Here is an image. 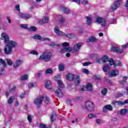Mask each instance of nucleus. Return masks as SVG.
Wrapping results in <instances>:
<instances>
[{"label": "nucleus", "mask_w": 128, "mask_h": 128, "mask_svg": "<svg viewBox=\"0 0 128 128\" xmlns=\"http://www.w3.org/2000/svg\"><path fill=\"white\" fill-rule=\"evenodd\" d=\"M1 40H4L5 44L12 49L18 46V43L16 41L10 40V36L6 33L3 32L1 34Z\"/></svg>", "instance_id": "f257e3e1"}, {"label": "nucleus", "mask_w": 128, "mask_h": 128, "mask_svg": "<svg viewBox=\"0 0 128 128\" xmlns=\"http://www.w3.org/2000/svg\"><path fill=\"white\" fill-rule=\"evenodd\" d=\"M52 52L48 50H45L38 58V60H43L45 62H50L52 58Z\"/></svg>", "instance_id": "f03ea898"}, {"label": "nucleus", "mask_w": 128, "mask_h": 128, "mask_svg": "<svg viewBox=\"0 0 128 128\" xmlns=\"http://www.w3.org/2000/svg\"><path fill=\"white\" fill-rule=\"evenodd\" d=\"M42 100H44L46 104H48L50 102V98L46 97L45 94H44L43 96H39L37 98L35 99L34 100V104L38 108L40 104H41L42 102Z\"/></svg>", "instance_id": "7ed1b4c3"}, {"label": "nucleus", "mask_w": 128, "mask_h": 128, "mask_svg": "<svg viewBox=\"0 0 128 128\" xmlns=\"http://www.w3.org/2000/svg\"><path fill=\"white\" fill-rule=\"evenodd\" d=\"M54 32L58 36H64V32L60 30V27L55 26L54 29Z\"/></svg>", "instance_id": "20e7f679"}, {"label": "nucleus", "mask_w": 128, "mask_h": 128, "mask_svg": "<svg viewBox=\"0 0 128 128\" xmlns=\"http://www.w3.org/2000/svg\"><path fill=\"white\" fill-rule=\"evenodd\" d=\"M94 104L90 101H87L85 103V108L88 112L94 110Z\"/></svg>", "instance_id": "39448f33"}, {"label": "nucleus", "mask_w": 128, "mask_h": 128, "mask_svg": "<svg viewBox=\"0 0 128 128\" xmlns=\"http://www.w3.org/2000/svg\"><path fill=\"white\" fill-rule=\"evenodd\" d=\"M96 22L98 24L103 26H106V21L104 18L101 17H97L96 20Z\"/></svg>", "instance_id": "423d86ee"}, {"label": "nucleus", "mask_w": 128, "mask_h": 128, "mask_svg": "<svg viewBox=\"0 0 128 128\" xmlns=\"http://www.w3.org/2000/svg\"><path fill=\"white\" fill-rule=\"evenodd\" d=\"M109 64L110 66H113L114 68H116L118 66H122V63L120 62V61H116L115 62H114V60L110 58L109 60Z\"/></svg>", "instance_id": "0eeeda50"}, {"label": "nucleus", "mask_w": 128, "mask_h": 128, "mask_svg": "<svg viewBox=\"0 0 128 128\" xmlns=\"http://www.w3.org/2000/svg\"><path fill=\"white\" fill-rule=\"evenodd\" d=\"M34 40H42V42H50V39L48 38H42L39 34H36L33 36Z\"/></svg>", "instance_id": "6e6552de"}, {"label": "nucleus", "mask_w": 128, "mask_h": 128, "mask_svg": "<svg viewBox=\"0 0 128 128\" xmlns=\"http://www.w3.org/2000/svg\"><path fill=\"white\" fill-rule=\"evenodd\" d=\"M82 46V42H78L75 44L73 46L72 52H78L80 50Z\"/></svg>", "instance_id": "1a4fd4ad"}, {"label": "nucleus", "mask_w": 128, "mask_h": 128, "mask_svg": "<svg viewBox=\"0 0 128 128\" xmlns=\"http://www.w3.org/2000/svg\"><path fill=\"white\" fill-rule=\"evenodd\" d=\"M120 1L115 0V2L111 6V10L112 12H114V10H116V8H120Z\"/></svg>", "instance_id": "9d476101"}, {"label": "nucleus", "mask_w": 128, "mask_h": 128, "mask_svg": "<svg viewBox=\"0 0 128 128\" xmlns=\"http://www.w3.org/2000/svg\"><path fill=\"white\" fill-rule=\"evenodd\" d=\"M23 61L20 59H16L13 64V68H18L22 64Z\"/></svg>", "instance_id": "9b49d317"}, {"label": "nucleus", "mask_w": 128, "mask_h": 128, "mask_svg": "<svg viewBox=\"0 0 128 128\" xmlns=\"http://www.w3.org/2000/svg\"><path fill=\"white\" fill-rule=\"evenodd\" d=\"M6 44V46L4 47V52L5 54H12V49L8 46Z\"/></svg>", "instance_id": "f8f14e48"}, {"label": "nucleus", "mask_w": 128, "mask_h": 128, "mask_svg": "<svg viewBox=\"0 0 128 128\" xmlns=\"http://www.w3.org/2000/svg\"><path fill=\"white\" fill-rule=\"evenodd\" d=\"M18 16L20 18H24V20H28L30 18V15L29 14H24L23 13L18 14Z\"/></svg>", "instance_id": "ddd939ff"}, {"label": "nucleus", "mask_w": 128, "mask_h": 128, "mask_svg": "<svg viewBox=\"0 0 128 128\" xmlns=\"http://www.w3.org/2000/svg\"><path fill=\"white\" fill-rule=\"evenodd\" d=\"M55 94L58 98H62L64 96V92L60 88L55 91Z\"/></svg>", "instance_id": "4468645a"}, {"label": "nucleus", "mask_w": 128, "mask_h": 128, "mask_svg": "<svg viewBox=\"0 0 128 128\" xmlns=\"http://www.w3.org/2000/svg\"><path fill=\"white\" fill-rule=\"evenodd\" d=\"M108 74L109 76H112V78H114V76H116L118 74V70H111L109 71Z\"/></svg>", "instance_id": "2eb2a0df"}, {"label": "nucleus", "mask_w": 128, "mask_h": 128, "mask_svg": "<svg viewBox=\"0 0 128 128\" xmlns=\"http://www.w3.org/2000/svg\"><path fill=\"white\" fill-rule=\"evenodd\" d=\"M124 104H128V99L126 100L124 102H122L120 101H114L112 102V104L117 106H123Z\"/></svg>", "instance_id": "dca6fc26"}, {"label": "nucleus", "mask_w": 128, "mask_h": 128, "mask_svg": "<svg viewBox=\"0 0 128 128\" xmlns=\"http://www.w3.org/2000/svg\"><path fill=\"white\" fill-rule=\"evenodd\" d=\"M111 50L112 52H118V54H122L124 50L120 47H112L111 48Z\"/></svg>", "instance_id": "f3484780"}, {"label": "nucleus", "mask_w": 128, "mask_h": 128, "mask_svg": "<svg viewBox=\"0 0 128 128\" xmlns=\"http://www.w3.org/2000/svg\"><path fill=\"white\" fill-rule=\"evenodd\" d=\"M60 10H62V12H64V14H68L70 12V9L66 7L60 6Z\"/></svg>", "instance_id": "a211bd4d"}, {"label": "nucleus", "mask_w": 128, "mask_h": 128, "mask_svg": "<svg viewBox=\"0 0 128 128\" xmlns=\"http://www.w3.org/2000/svg\"><path fill=\"white\" fill-rule=\"evenodd\" d=\"M86 24L88 25L89 26H92V18L90 16H86Z\"/></svg>", "instance_id": "6ab92c4d"}, {"label": "nucleus", "mask_w": 128, "mask_h": 128, "mask_svg": "<svg viewBox=\"0 0 128 128\" xmlns=\"http://www.w3.org/2000/svg\"><path fill=\"white\" fill-rule=\"evenodd\" d=\"M66 78L67 80H74V75L72 74H69L66 75Z\"/></svg>", "instance_id": "aec40b11"}, {"label": "nucleus", "mask_w": 128, "mask_h": 128, "mask_svg": "<svg viewBox=\"0 0 128 128\" xmlns=\"http://www.w3.org/2000/svg\"><path fill=\"white\" fill-rule=\"evenodd\" d=\"M45 86L48 90H52V84L50 80H48L45 84Z\"/></svg>", "instance_id": "412c9836"}, {"label": "nucleus", "mask_w": 128, "mask_h": 128, "mask_svg": "<svg viewBox=\"0 0 128 128\" xmlns=\"http://www.w3.org/2000/svg\"><path fill=\"white\" fill-rule=\"evenodd\" d=\"M112 110V107L110 104L105 106L103 108L104 112H106L108 110Z\"/></svg>", "instance_id": "4be33fe9"}, {"label": "nucleus", "mask_w": 128, "mask_h": 128, "mask_svg": "<svg viewBox=\"0 0 128 128\" xmlns=\"http://www.w3.org/2000/svg\"><path fill=\"white\" fill-rule=\"evenodd\" d=\"M64 36H65V38H66L72 39L74 38V33H69L67 34H66V33H64Z\"/></svg>", "instance_id": "5701e85b"}, {"label": "nucleus", "mask_w": 128, "mask_h": 128, "mask_svg": "<svg viewBox=\"0 0 128 128\" xmlns=\"http://www.w3.org/2000/svg\"><path fill=\"white\" fill-rule=\"evenodd\" d=\"M101 59L102 62H110V59H108V56H102Z\"/></svg>", "instance_id": "b1692460"}, {"label": "nucleus", "mask_w": 128, "mask_h": 128, "mask_svg": "<svg viewBox=\"0 0 128 128\" xmlns=\"http://www.w3.org/2000/svg\"><path fill=\"white\" fill-rule=\"evenodd\" d=\"M127 112H128V109H122L119 112V114L120 116H125Z\"/></svg>", "instance_id": "393cba45"}, {"label": "nucleus", "mask_w": 128, "mask_h": 128, "mask_svg": "<svg viewBox=\"0 0 128 128\" xmlns=\"http://www.w3.org/2000/svg\"><path fill=\"white\" fill-rule=\"evenodd\" d=\"M58 68L60 72H64V68H66L64 64H59V65L58 66Z\"/></svg>", "instance_id": "a878e982"}, {"label": "nucleus", "mask_w": 128, "mask_h": 128, "mask_svg": "<svg viewBox=\"0 0 128 128\" xmlns=\"http://www.w3.org/2000/svg\"><path fill=\"white\" fill-rule=\"evenodd\" d=\"M45 74H54V70L52 68H47L44 72Z\"/></svg>", "instance_id": "bb28decb"}, {"label": "nucleus", "mask_w": 128, "mask_h": 128, "mask_svg": "<svg viewBox=\"0 0 128 128\" xmlns=\"http://www.w3.org/2000/svg\"><path fill=\"white\" fill-rule=\"evenodd\" d=\"M102 68L103 72H108V70H110V65L108 64H105Z\"/></svg>", "instance_id": "cd10ccee"}, {"label": "nucleus", "mask_w": 128, "mask_h": 128, "mask_svg": "<svg viewBox=\"0 0 128 128\" xmlns=\"http://www.w3.org/2000/svg\"><path fill=\"white\" fill-rule=\"evenodd\" d=\"M20 80H23V81L28 80V75L26 74L22 75L21 76Z\"/></svg>", "instance_id": "c85d7f7f"}, {"label": "nucleus", "mask_w": 128, "mask_h": 128, "mask_svg": "<svg viewBox=\"0 0 128 128\" xmlns=\"http://www.w3.org/2000/svg\"><path fill=\"white\" fill-rule=\"evenodd\" d=\"M86 88L87 90L91 92L92 90V84L88 83L86 85Z\"/></svg>", "instance_id": "c756f323"}, {"label": "nucleus", "mask_w": 128, "mask_h": 128, "mask_svg": "<svg viewBox=\"0 0 128 128\" xmlns=\"http://www.w3.org/2000/svg\"><path fill=\"white\" fill-rule=\"evenodd\" d=\"M36 82H34V83L31 82L28 84V88H36Z\"/></svg>", "instance_id": "7c9ffc66"}, {"label": "nucleus", "mask_w": 128, "mask_h": 128, "mask_svg": "<svg viewBox=\"0 0 128 128\" xmlns=\"http://www.w3.org/2000/svg\"><path fill=\"white\" fill-rule=\"evenodd\" d=\"M96 41V39L94 37H91L87 40L88 42H94Z\"/></svg>", "instance_id": "2f4dec72"}, {"label": "nucleus", "mask_w": 128, "mask_h": 128, "mask_svg": "<svg viewBox=\"0 0 128 128\" xmlns=\"http://www.w3.org/2000/svg\"><path fill=\"white\" fill-rule=\"evenodd\" d=\"M30 54H32L33 56H38V54H39L38 51L36 50H32L30 51Z\"/></svg>", "instance_id": "473e14b6"}, {"label": "nucleus", "mask_w": 128, "mask_h": 128, "mask_svg": "<svg viewBox=\"0 0 128 128\" xmlns=\"http://www.w3.org/2000/svg\"><path fill=\"white\" fill-rule=\"evenodd\" d=\"M48 20H49L48 17V16L44 17L42 18V22H43L44 24H46L48 22Z\"/></svg>", "instance_id": "72a5a7b5"}, {"label": "nucleus", "mask_w": 128, "mask_h": 128, "mask_svg": "<svg viewBox=\"0 0 128 128\" xmlns=\"http://www.w3.org/2000/svg\"><path fill=\"white\" fill-rule=\"evenodd\" d=\"M14 96L10 97L8 99V104H12L14 102Z\"/></svg>", "instance_id": "f704fd0d"}, {"label": "nucleus", "mask_w": 128, "mask_h": 128, "mask_svg": "<svg viewBox=\"0 0 128 128\" xmlns=\"http://www.w3.org/2000/svg\"><path fill=\"white\" fill-rule=\"evenodd\" d=\"M108 93V89L106 88H104L103 90H102L101 92V94L102 96H106V94Z\"/></svg>", "instance_id": "c9c22d12"}, {"label": "nucleus", "mask_w": 128, "mask_h": 128, "mask_svg": "<svg viewBox=\"0 0 128 128\" xmlns=\"http://www.w3.org/2000/svg\"><path fill=\"white\" fill-rule=\"evenodd\" d=\"M88 118H96V116L94 114H88Z\"/></svg>", "instance_id": "e433bc0d"}, {"label": "nucleus", "mask_w": 128, "mask_h": 128, "mask_svg": "<svg viewBox=\"0 0 128 128\" xmlns=\"http://www.w3.org/2000/svg\"><path fill=\"white\" fill-rule=\"evenodd\" d=\"M29 30L30 32H36V30H38V28H36V27L33 26L29 28Z\"/></svg>", "instance_id": "4c0bfd02"}, {"label": "nucleus", "mask_w": 128, "mask_h": 128, "mask_svg": "<svg viewBox=\"0 0 128 128\" xmlns=\"http://www.w3.org/2000/svg\"><path fill=\"white\" fill-rule=\"evenodd\" d=\"M58 86H60V88H64V84L62 83V82L61 81V80H58Z\"/></svg>", "instance_id": "58836bf2"}, {"label": "nucleus", "mask_w": 128, "mask_h": 128, "mask_svg": "<svg viewBox=\"0 0 128 128\" xmlns=\"http://www.w3.org/2000/svg\"><path fill=\"white\" fill-rule=\"evenodd\" d=\"M56 114H52L50 116L51 122H54V120H56Z\"/></svg>", "instance_id": "ea45409f"}, {"label": "nucleus", "mask_w": 128, "mask_h": 128, "mask_svg": "<svg viewBox=\"0 0 128 128\" xmlns=\"http://www.w3.org/2000/svg\"><path fill=\"white\" fill-rule=\"evenodd\" d=\"M6 60L8 64V66H12V60L6 59Z\"/></svg>", "instance_id": "a19ab883"}, {"label": "nucleus", "mask_w": 128, "mask_h": 128, "mask_svg": "<svg viewBox=\"0 0 128 128\" xmlns=\"http://www.w3.org/2000/svg\"><path fill=\"white\" fill-rule=\"evenodd\" d=\"M0 64H2L4 66H6V61L2 58H0Z\"/></svg>", "instance_id": "79ce46f5"}, {"label": "nucleus", "mask_w": 128, "mask_h": 128, "mask_svg": "<svg viewBox=\"0 0 128 128\" xmlns=\"http://www.w3.org/2000/svg\"><path fill=\"white\" fill-rule=\"evenodd\" d=\"M42 71H40L38 72L37 74H36V78H40V76H42Z\"/></svg>", "instance_id": "37998d69"}, {"label": "nucleus", "mask_w": 128, "mask_h": 128, "mask_svg": "<svg viewBox=\"0 0 128 128\" xmlns=\"http://www.w3.org/2000/svg\"><path fill=\"white\" fill-rule=\"evenodd\" d=\"M76 84H80V79L79 76H76Z\"/></svg>", "instance_id": "c03bdc74"}, {"label": "nucleus", "mask_w": 128, "mask_h": 128, "mask_svg": "<svg viewBox=\"0 0 128 128\" xmlns=\"http://www.w3.org/2000/svg\"><path fill=\"white\" fill-rule=\"evenodd\" d=\"M94 79L96 80H100V75L95 74L94 76Z\"/></svg>", "instance_id": "a18cd8bd"}, {"label": "nucleus", "mask_w": 128, "mask_h": 128, "mask_svg": "<svg viewBox=\"0 0 128 128\" xmlns=\"http://www.w3.org/2000/svg\"><path fill=\"white\" fill-rule=\"evenodd\" d=\"M82 72H83V74H88L90 73L88 70L86 69H82Z\"/></svg>", "instance_id": "49530a36"}, {"label": "nucleus", "mask_w": 128, "mask_h": 128, "mask_svg": "<svg viewBox=\"0 0 128 128\" xmlns=\"http://www.w3.org/2000/svg\"><path fill=\"white\" fill-rule=\"evenodd\" d=\"M98 54H93L90 55V58H98Z\"/></svg>", "instance_id": "de8ad7c7"}, {"label": "nucleus", "mask_w": 128, "mask_h": 128, "mask_svg": "<svg viewBox=\"0 0 128 128\" xmlns=\"http://www.w3.org/2000/svg\"><path fill=\"white\" fill-rule=\"evenodd\" d=\"M62 46L64 47L70 46V44L68 42H64L62 44Z\"/></svg>", "instance_id": "09e8293b"}, {"label": "nucleus", "mask_w": 128, "mask_h": 128, "mask_svg": "<svg viewBox=\"0 0 128 128\" xmlns=\"http://www.w3.org/2000/svg\"><path fill=\"white\" fill-rule=\"evenodd\" d=\"M50 46H58L60 45L56 44L54 42H52L50 44H49Z\"/></svg>", "instance_id": "8fccbe9b"}, {"label": "nucleus", "mask_w": 128, "mask_h": 128, "mask_svg": "<svg viewBox=\"0 0 128 128\" xmlns=\"http://www.w3.org/2000/svg\"><path fill=\"white\" fill-rule=\"evenodd\" d=\"M90 62H86L82 63V66H90Z\"/></svg>", "instance_id": "3c124183"}, {"label": "nucleus", "mask_w": 128, "mask_h": 128, "mask_svg": "<svg viewBox=\"0 0 128 128\" xmlns=\"http://www.w3.org/2000/svg\"><path fill=\"white\" fill-rule=\"evenodd\" d=\"M60 78V76L59 74H57V75H56L54 76V80H58V78Z\"/></svg>", "instance_id": "603ef678"}, {"label": "nucleus", "mask_w": 128, "mask_h": 128, "mask_svg": "<svg viewBox=\"0 0 128 128\" xmlns=\"http://www.w3.org/2000/svg\"><path fill=\"white\" fill-rule=\"evenodd\" d=\"M102 58H98L96 60V64H102Z\"/></svg>", "instance_id": "864d4df0"}, {"label": "nucleus", "mask_w": 128, "mask_h": 128, "mask_svg": "<svg viewBox=\"0 0 128 128\" xmlns=\"http://www.w3.org/2000/svg\"><path fill=\"white\" fill-rule=\"evenodd\" d=\"M28 121L29 122H32V116L30 115H28Z\"/></svg>", "instance_id": "5fc2aeb1"}, {"label": "nucleus", "mask_w": 128, "mask_h": 128, "mask_svg": "<svg viewBox=\"0 0 128 128\" xmlns=\"http://www.w3.org/2000/svg\"><path fill=\"white\" fill-rule=\"evenodd\" d=\"M126 80H128V76H124V77H123V79H122L123 82H122V84L126 83Z\"/></svg>", "instance_id": "6e6d98bb"}, {"label": "nucleus", "mask_w": 128, "mask_h": 128, "mask_svg": "<svg viewBox=\"0 0 128 128\" xmlns=\"http://www.w3.org/2000/svg\"><path fill=\"white\" fill-rule=\"evenodd\" d=\"M74 2H76V4H78L80 6V0H72Z\"/></svg>", "instance_id": "4d7b16f0"}, {"label": "nucleus", "mask_w": 128, "mask_h": 128, "mask_svg": "<svg viewBox=\"0 0 128 128\" xmlns=\"http://www.w3.org/2000/svg\"><path fill=\"white\" fill-rule=\"evenodd\" d=\"M60 52L64 54V52H66V48H63L61 50Z\"/></svg>", "instance_id": "13d9d810"}, {"label": "nucleus", "mask_w": 128, "mask_h": 128, "mask_svg": "<svg viewBox=\"0 0 128 128\" xmlns=\"http://www.w3.org/2000/svg\"><path fill=\"white\" fill-rule=\"evenodd\" d=\"M21 28H28V25L26 24H21L20 25Z\"/></svg>", "instance_id": "bf43d9fd"}, {"label": "nucleus", "mask_w": 128, "mask_h": 128, "mask_svg": "<svg viewBox=\"0 0 128 128\" xmlns=\"http://www.w3.org/2000/svg\"><path fill=\"white\" fill-rule=\"evenodd\" d=\"M15 8L16 10H18V12H20V5H16Z\"/></svg>", "instance_id": "052dcab7"}, {"label": "nucleus", "mask_w": 128, "mask_h": 128, "mask_svg": "<svg viewBox=\"0 0 128 128\" xmlns=\"http://www.w3.org/2000/svg\"><path fill=\"white\" fill-rule=\"evenodd\" d=\"M82 4H88V0H84L82 1Z\"/></svg>", "instance_id": "680f3d73"}, {"label": "nucleus", "mask_w": 128, "mask_h": 128, "mask_svg": "<svg viewBox=\"0 0 128 128\" xmlns=\"http://www.w3.org/2000/svg\"><path fill=\"white\" fill-rule=\"evenodd\" d=\"M82 92H86V91L88 90L86 89V86H83L82 88Z\"/></svg>", "instance_id": "e2e57ef3"}, {"label": "nucleus", "mask_w": 128, "mask_h": 128, "mask_svg": "<svg viewBox=\"0 0 128 128\" xmlns=\"http://www.w3.org/2000/svg\"><path fill=\"white\" fill-rule=\"evenodd\" d=\"M66 52H72V48H66Z\"/></svg>", "instance_id": "0e129e2a"}, {"label": "nucleus", "mask_w": 128, "mask_h": 128, "mask_svg": "<svg viewBox=\"0 0 128 128\" xmlns=\"http://www.w3.org/2000/svg\"><path fill=\"white\" fill-rule=\"evenodd\" d=\"M40 128H46V126L44 124H40Z\"/></svg>", "instance_id": "69168bd1"}, {"label": "nucleus", "mask_w": 128, "mask_h": 128, "mask_svg": "<svg viewBox=\"0 0 128 128\" xmlns=\"http://www.w3.org/2000/svg\"><path fill=\"white\" fill-rule=\"evenodd\" d=\"M128 48V42L127 43V44L122 46V48Z\"/></svg>", "instance_id": "338daca9"}, {"label": "nucleus", "mask_w": 128, "mask_h": 128, "mask_svg": "<svg viewBox=\"0 0 128 128\" xmlns=\"http://www.w3.org/2000/svg\"><path fill=\"white\" fill-rule=\"evenodd\" d=\"M124 96V94H122V93H119V94H117L116 96L118 98H120V96Z\"/></svg>", "instance_id": "774afa93"}]
</instances>
